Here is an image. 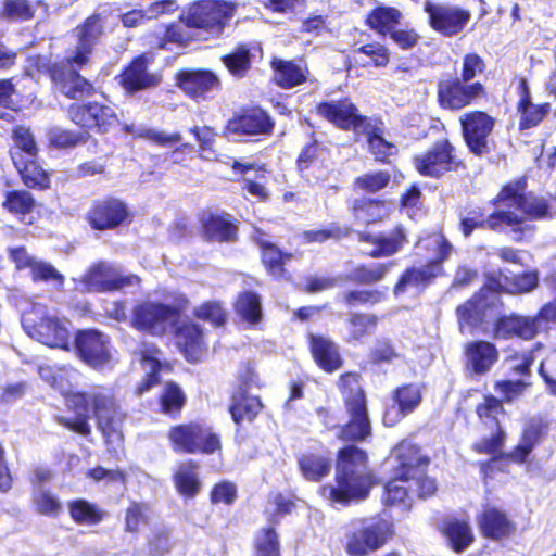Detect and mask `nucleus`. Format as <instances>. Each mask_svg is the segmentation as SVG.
<instances>
[{"label": "nucleus", "mask_w": 556, "mask_h": 556, "mask_svg": "<svg viewBox=\"0 0 556 556\" xmlns=\"http://www.w3.org/2000/svg\"><path fill=\"white\" fill-rule=\"evenodd\" d=\"M523 185L506 186L500 193V201L507 208H498L485 217L480 211H471L462 219L460 226L465 237L476 228H489L500 231L504 226L509 227L516 241L530 239L533 227L527 219L553 217L556 215V200L549 201L533 194H523Z\"/></svg>", "instance_id": "obj_1"}, {"label": "nucleus", "mask_w": 556, "mask_h": 556, "mask_svg": "<svg viewBox=\"0 0 556 556\" xmlns=\"http://www.w3.org/2000/svg\"><path fill=\"white\" fill-rule=\"evenodd\" d=\"M67 406L73 408L77 416L68 419L58 417V422L79 434L90 433L88 425V405L92 404L93 413L98 420V428L102 432L108 450L117 452L123 443L122 422L124 415L116 406L111 392L104 388H96L88 393H74L67 397Z\"/></svg>", "instance_id": "obj_2"}, {"label": "nucleus", "mask_w": 556, "mask_h": 556, "mask_svg": "<svg viewBox=\"0 0 556 556\" xmlns=\"http://www.w3.org/2000/svg\"><path fill=\"white\" fill-rule=\"evenodd\" d=\"M372 483L365 452L351 445L339 453L336 485L321 486L320 494L333 505L345 506L367 497Z\"/></svg>", "instance_id": "obj_3"}, {"label": "nucleus", "mask_w": 556, "mask_h": 556, "mask_svg": "<svg viewBox=\"0 0 556 556\" xmlns=\"http://www.w3.org/2000/svg\"><path fill=\"white\" fill-rule=\"evenodd\" d=\"M319 115L343 129H353L367 134L368 147L376 159L384 161L395 151V147L382 137L380 128L369 125L367 118L357 113V109L349 101L321 103L317 108Z\"/></svg>", "instance_id": "obj_4"}, {"label": "nucleus", "mask_w": 556, "mask_h": 556, "mask_svg": "<svg viewBox=\"0 0 556 556\" xmlns=\"http://www.w3.org/2000/svg\"><path fill=\"white\" fill-rule=\"evenodd\" d=\"M22 325L33 339L51 348L68 349L71 323L58 317L40 303H34L29 311L24 312Z\"/></svg>", "instance_id": "obj_5"}, {"label": "nucleus", "mask_w": 556, "mask_h": 556, "mask_svg": "<svg viewBox=\"0 0 556 556\" xmlns=\"http://www.w3.org/2000/svg\"><path fill=\"white\" fill-rule=\"evenodd\" d=\"M391 535L392 527L383 519L354 520L345 530V551L350 556H367L381 548Z\"/></svg>", "instance_id": "obj_6"}, {"label": "nucleus", "mask_w": 556, "mask_h": 556, "mask_svg": "<svg viewBox=\"0 0 556 556\" xmlns=\"http://www.w3.org/2000/svg\"><path fill=\"white\" fill-rule=\"evenodd\" d=\"M141 279L126 273L116 264L99 261L88 267L78 280L83 290L88 292H114L131 287H138Z\"/></svg>", "instance_id": "obj_7"}, {"label": "nucleus", "mask_w": 556, "mask_h": 556, "mask_svg": "<svg viewBox=\"0 0 556 556\" xmlns=\"http://www.w3.org/2000/svg\"><path fill=\"white\" fill-rule=\"evenodd\" d=\"M545 282L555 292L554 301L545 304L534 317L511 315L500 318L495 326L497 339H507L514 336L531 339L536 334L541 321H556V270L545 278Z\"/></svg>", "instance_id": "obj_8"}, {"label": "nucleus", "mask_w": 556, "mask_h": 556, "mask_svg": "<svg viewBox=\"0 0 556 556\" xmlns=\"http://www.w3.org/2000/svg\"><path fill=\"white\" fill-rule=\"evenodd\" d=\"M237 3L224 0H202L192 4L185 21L188 26L218 36L233 17Z\"/></svg>", "instance_id": "obj_9"}, {"label": "nucleus", "mask_w": 556, "mask_h": 556, "mask_svg": "<svg viewBox=\"0 0 556 556\" xmlns=\"http://www.w3.org/2000/svg\"><path fill=\"white\" fill-rule=\"evenodd\" d=\"M424 242L427 249H433L437 253V260L420 268L407 269L394 287V293L396 295L405 292L409 287H419L435 277L441 270L440 263L450 256L453 249L440 233L430 236Z\"/></svg>", "instance_id": "obj_10"}, {"label": "nucleus", "mask_w": 556, "mask_h": 556, "mask_svg": "<svg viewBox=\"0 0 556 556\" xmlns=\"http://www.w3.org/2000/svg\"><path fill=\"white\" fill-rule=\"evenodd\" d=\"M178 318V311L160 302L146 301L132 309L131 325L134 328L162 336Z\"/></svg>", "instance_id": "obj_11"}, {"label": "nucleus", "mask_w": 556, "mask_h": 556, "mask_svg": "<svg viewBox=\"0 0 556 556\" xmlns=\"http://www.w3.org/2000/svg\"><path fill=\"white\" fill-rule=\"evenodd\" d=\"M460 161L454 153V147L447 140H440L427 151L414 157V165L422 176L439 178L459 167Z\"/></svg>", "instance_id": "obj_12"}, {"label": "nucleus", "mask_w": 556, "mask_h": 556, "mask_svg": "<svg viewBox=\"0 0 556 556\" xmlns=\"http://www.w3.org/2000/svg\"><path fill=\"white\" fill-rule=\"evenodd\" d=\"M393 454L403 469H407L414 493H417L420 497H426L435 492V481L424 476L428 462L420 456L417 446L402 442L395 447Z\"/></svg>", "instance_id": "obj_13"}, {"label": "nucleus", "mask_w": 556, "mask_h": 556, "mask_svg": "<svg viewBox=\"0 0 556 556\" xmlns=\"http://www.w3.org/2000/svg\"><path fill=\"white\" fill-rule=\"evenodd\" d=\"M424 10L429 15L430 27L445 37L459 34L471 17L468 10L452 4L434 3L430 0L425 2Z\"/></svg>", "instance_id": "obj_14"}, {"label": "nucleus", "mask_w": 556, "mask_h": 556, "mask_svg": "<svg viewBox=\"0 0 556 556\" xmlns=\"http://www.w3.org/2000/svg\"><path fill=\"white\" fill-rule=\"evenodd\" d=\"M465 141L472 153L483 155L490 151L489 136L494 127V119L484 112H470L460 117Z\"/></svg>", "instance_id": "obj_15"}, {"label": "nucleus", "mask_w": 556, "mask_h": 556, "mask_svg": "<svg viewBox=\"0 0 556 556\" xmlns=\"http://www.w3.org/2000/svg\"><path fill=\"white\" fill-rule=\"evenodd\" d=\"M70 116L75 124L100 132H106L118 121L113 106L98 102L73 104L70 108Z\"/></svg>", "instance_id": "obj_16"}, {"label": "nucleus", "mask_w": 556, "mask_h": 556, "mask_svg": "<svg viewBox=\"0 0 556 556\" xmlns=\"http://www.w3.org/2000/svg\"><path fill=\"white\" fill-rule=\"evenodd\" d=\"M76 349L80 358L93 368H102L112 357L108 338L99 331L86 330L77 334Z\"/></svg>", "instance_id": "obj_17"}, {"label": "nucleus", "mask_w": 556, "mask_h": 556, "mask_svg": "<svg viewBox=\"0 0 556 556\" xmlns=\"http://www.w3.org/2000/svg\"><path fill=\"white\" fill-rule=\"evenodd\" d=\"M104 21L100 14H93L76 27L77 37L76 49L68 54V62H74L79 66L87 64L93 47L103 35Z\"/></svg>", "instance_id": "obj_18"}, {"label": "nucleus", "mask_w": 556, "mask_h": 556, "mask_svg": "<svg viewBox=\"0 0 556 556\" xmlns=\"http://www.w3.org/2000/svg\"><path fill=\"white\" fill-rule=\"evenodd\" d=\"M482 94L483 87L481 84L466 85L459 79L440 84L438 91L440 104L451 110L463 109Z\"/></svg>", "instance_id": "obj_19"}, {"label": "nucleus", "mask_w": 556, "mask_h": 556, "mask_svg": "<svg viewBox=\"0 0 556 556\" xmlns=\"http://www.w3.org/2000/svg\"><path fill=\"white\" fill-rule=\"evenodd\" d=\"M350 421L339 429L338 437L344 441L365 440L370 435L371 427L367 415L366 401L358 395L346 405Z\"/></svg>", "instance_id": "obj_20"}, {"label": "nucleus", "mask_w": 556, "mask_h": 556, "mask_svg": "<svg viewBox=\"0 0 556 556\" xmlns=\"http://www.w3.org/2000/svg\"><path fill=\"white\" fill-rule=\"evenodd\" d=\"M359 241L368 244L363 252L371 257L390 256L402 249L406 237L402 227H396L389 235L359 233Z\"/></svg>", "instance_id": "obj_21"}, {"label": "nucleus", "mask_w": 556, "mask_h": 556, "mask_svg": "<svg viewBox=\"0 0 556 556\" xmlns=\"http://www.w3.org/2000/svg\"><path fill=\"white\" fill-rule=\"evenodd\" d=\"M66 63H63L61 72H53V79L59 85V88L62 93L72 99L81 98L88 96L92 91V85L81 77L76 68H80L81 66L77 65L74 62H68V55L65 59Z\"/></svg>", "instance_id": "obj_22"}, {"label": "nucleus", "mask_w": 556, "mask_h": 556, "mask_svg": "<svg viewBox=\"0 0 556 556\" xmlns=\"http://www.w3.org/2000/svg\"><path fill=\"white\" fill-rule=\"evenodd\" d=\"M393 399L397 404V408H390L386 412L383 421L388 426L395 425L402 417L414 412L421 403V389L417 384H406L399 388Z\"/></svg>", "instance_id": "obj_23"}, {"label": "nucleus", "mask_w": 556, "mask_h": 556, "mask_svg": "<svg viewBox=\"0 0 556 556\" xmlns=\"http://www.w3.org/2000/svg\"><path fill=\"white\" fill-rule=\"evenodd\" d=\"M127 215L126 205L117 199L99 202L90 212L89 220L96 229H109L119 225Z\"/></svg>", "instance_id": "obj_24"}, {"label": "nucleus", "mask_w": 556, "mask_h": 556, "mask_svg": "<svg viewBox=\"0 0 556 556\" xmlns=\"http://www.w3.org/2000/svg\"><path fill=\"white\" fill-rule=\"evenodd\" d=\"M176 343L190 362L200 361L206 350L204 333L195 324L181 325L176 332Z\"/></svg>", "instance_id": "obj_25"}, {"label": "nucleus", "mask_w": 556, "mask_h": 556, "mask_svg": "<svg viewBox=\"0 0 556 556\" xmlns=\"http://www.w3.org/2000/svg\"><path fill=\"white\" fill-rule=\"evenodd\" d=\"M467 366L477 375L488 372L498 359L494 344L486 341H473L466 345Z\"/></svg>", "instance_id": "obj_26"}, {"label": "nucleus", "mask_w": 556, "mask_h": 556, "mask_svg": "<svg viewBox=\"0 0 556 556\" xmlns=\"http://www.w3.org/2000/svg\"><path fill=\"white\" fill-rule=\"evenodd\" d=\"M178 85L192 98L204 97L218 87L217 77L210 71H185L178 75Z\"/></svg>", "instance_id": "obj_27"}, {"label": "nucleus", "mask_w": 556, "mask_h": 556, "mask_svg": "<svg viewBox=\"0 0 556 556\" xmlns=\"http://www.w3.org/2000/svg\"><path fill=\"white\" fill-rule=\"evenodd\" d=\"M147 64V56L141 55L134 60L122 74L121 84L128 92H135L157 85V76L148 73Z\"/></svg>", "instance_id": "obj_28"}, {"label": "nucleus", "mask_w": 556, "mask_h": 556, "mask_svg": "<svg viewBox=\"0 0 556 556\" xmlns=\"http://www.w3.org/2000/svg\"><path fill=\"white\" fill-rule=\"evenodd\" d=\"M273 128L269 116L262 110H252L228 122L227 130L233 134H268Z\"/></svg>", "instance_id": "obj_29"}, {"label": "nucleus", "mask_w": 556, "mask_h": 556, "mask_svg": "<svg viewBox=\"0 0 556 556\" xmlns=\"http://www.w3.org/2000/svg\"><path fill=\"white\" fill-rule=\"evenodd\" d=\"M301 172L309 170L316 179H326L330 170L328 152L316 143L306 146L298 157Z\"/></svg>", "instance_id": "obj_30"}, {"label": "nucleus", "mask_w": 556, "mask_h": 556, "mask_svg": "<svg viewBox=\"0 0 556 556\" xmlns=\"http://www.w3.org/2000/svg\"><path fill=\"white\" fill-rule=\"evenodd\" d=\"M410 494H414V490L412 488V481L407 469H403L399 464L396 477L390 480L384 486V504L390 506L403 505L404 507H410Z\"/></svg>", "instance_id": "obj_31"}, {"label": "nucleus", "mask_w": 556, "mask_h": 556, "mask_svg": "<svg viewBox=\"0 0 556 556\" xmlns=\"http://www.w3.org/2000/svg\"><path fill=\"white\" fill-rule=\"evenodd\" d=\"M479 525L485 536L502 539L515 531V525L507 518L506 514L497 508L488 507L480 516Z\"/></svg>", "instance_id": "obj_32"}, {"label": "nucleus", "mask_w": 556, "mask_h": 556, "mask_svg": "<svg viewBox=\"0 0 556 556\" xmlns=\"http://www.w3.org/2000/svg\"><path fill=\"white\" fill-rule=\"evenodd\" d=\"M494 300V291L491 289V287L486 286L482 288L473 299L458 306L457 315L460 329H463L464 324H475L479 319L480 315L484 312V309L493 304Z\"/></svg>", "instance_id": "obj_33"}, {"label": "nucleus", "mask_w": 556, "mask_h": 556, "mask_svg": "<svg viewBox=\"0 0 556 556\" xmlns=\"http://www.w3.org/2000/svg\"><path fill=\"white\" fill-rule=\"evenodd\" d=\"M311 349L316 363L326 371H334L341 366L338 346L327 338L311 336Z\"/></svg>", "instance_id": "obj_34"}, {"label": "nucleus", "mask_w": 556, "mask_h": 556, "mask_svg": "<svg viewBox=\"0 0 556 556\" xmlns=\"http://www.w3.org/2000/svg\"><path fill=\"white\" fill-rule=\"evenodd\" d=\"M13 163L29 188L45 189L49 186L47 173L36 163L35 159H24L21 152L13 153Z\"/></svg>", "instance_id": "obj_35"}, {"label": "nucleus", "mask_w": 556, "mask_h": 556, "mask_svg": "<svg viewBox=\"0 0 556 556\" xmlns=\"http://www.w3.org/2000/svg\"><path fill=\"white\" fill-rule=\"evenodd\" d=\"M273 67L275 71V81L285 88L300 85L306 79L308 74L306 66L289 61L274 60Z\"/></svg>", "instance_id": "obj_36"}, {"label": "nucleus", "mask_w": 556, "mask_h": 556, "mask_svg": "<svg viewBox=\"0 0 556 556\" xmlns=\"http://www.w3.org/2000/svg\"><path fill=\"white\" fill-rule=\"evenodd\" d=\"M402 13L392 7H378L367 16V25L381 35L390 34L400 23Z\"/></svg>", "instance_id": "obj_37"}, {"label": "nucleus", "mask_w": 556, "mask_h": 556, "mask_svg": "<svg viewBox=\"0 0 556 556\" xmlns=\"http://www.w3.org/2000/svg\"><path fill=\"white\" fill-rule=\"evenodd\" d=\"M71 518L78 525L96 526L105 517V511L86 500H75L68 503Z\"/></svg>", "instance_id": "obj_38"}, {"label": "nucleus", "mask_w": 556, "mask_h": 556, "mask_svg": "<svg viewBox=\"0 0 556 556\" xmlns=\"http://www.w3.org/2000/svg\"><path fill=\"white\" fill-rule=\"evenodd\" d=\"M174 482L180 494L187 497L197 495L201 489L197 465L191 462L180 464L174 475Z\"/></svg>", "instance_id": "obj_39"}, {"label": "nucleus", "mask_w": 556, "mask_h": 556, "mask_svg": "<svg viewBox=\"0 0 556 556\" xmlns=\"http://www.w3.org/2000/svg\"><path fill=\"white\" fill-rule=\"evenodd\" d=\"M122 129L134 137L143 138L159 146L168 147L181 141V135L178 132L167 134L164 131L148 128L143 125L122 124Z\"/></svg>", "instance_id": "obj_40"}, {"label": "nucleus", "mask_w": 556, "mask_h": 556, "mask_svg": "<svg viewBox=\"0 0 556 556\" xmlns=\"http://www.w3.org/2000/svg\"><path fill=\"white\" fill-rule=\"evenodd\" d=\"M523 88L522 97L519 103V111L521 112L520 128L526 129L536 126L548 112V104L534 105L530 102L529 91L526 81H521Z\"/></svg>", "instance_id": "obj_41"}, {"label": "nucleus", "mask_w": 556, "mask_h": 556, "mask_svg": "<svg viewBox=\"0 0 556 556\" xmlns=\"http://www.w3.org/2000/svg\"><path fill=\"white\" fill-rule=\"evenodd\" d=\"M262 407L261 401L257 396L248 395L241 392L233 395V403L230 406L232 419L240 424L244 420L251 421L260 412Z\"/></svg>", "instance_id": "obj_42"}, {"label": "nucleus", "mask_w": 556, "mask_h": 556, "mask_svg": "<svg viewBox=\"0 0 556 556\" xmlns=\"http://www.w3.org/2000/svg\"><path fill=\"white\" fill-rule=\"evenodd\" d=\"M354 217L362 224H371L388 215V207L383 202L369 199H358L352 206Z\"/></svg>", "instance_id": "obj_43"}, {"label": "nucleus", "mask_w": 556, "mask_h": 556, "mask_svg": "<svg viewBox=\"0 0 556 556\" xmlns=\"http://www.w3.org/2000/svg\"><path fill=\"white\" fill-rule=\"evenodd\" d=\"M197 424L180 425L170 429L168 438L177 452L195 453V439L199 434Z\"/></svg>", "instance_id": "obj_44"}, {"label": "nucleus", "mask_w": 556, "mask_h": 556, "mask_svg": "<svg viewBox=\"0 0 556 556\" xmlns=\"http://www.w3.org/2000/svg\"><path fill=\"white\" fill-rule=\"evenodd\" d=\"M203 227L211 240L231 241L236 237V226L222 216H207L203 219Z\"/></svg>", "instance_id": "obj_45"}, {"label": "nucleus", "mask_w": 556, "mask_h": 556, "mask_svg": "<svg viewBox=\"0 0 556 556\" xmlns=\"http://www.w3.org/2000/svg\"><path fill=\"white\" fill-rule=\"evenodd\" d=\"M299 466L304 478L311 481H318L330 471V460L316 454L303 455Z\"/></svg>", "instance_id": "obj_46"}, {"label": "nucleus", "mask_w": 556, "mask_h": 556, "mask_svg": "<svg viewBox=\"0 0 556 556\" xmlns=\"http://www.w3.org/2000/svg\"><path fill=\"white\" fill-rule=\"evenodd\" d=\"M541 438L539 425L529 424L526 426L520 443L508 454V458L516 463H523Z\"/></svg>", "instance_id": "obj_47"}, {"label": "nucleus", "mask_w": 556, "mask_h": 556, "mask_svg": "<svg viewBox=\"0 0 556 556\" xmlns=\"http://www.w3.org/2000/svg\"><path fill=\"white\" fill-rule=\"evenodd\" d=\"M354 58L363 65L386 66L389 63L388 49L380 43L364 45L353 50Z\"/></svg>", "instance_id": "obj_48"}, {"label": "nucleus", "mask_w": 556, "mask_h": 556, "mask_svg": "<svg viewBox=\"0 0 556 556\" xmlns=\"http://www.w3.org/2000/svg\"><path fill=\"white\" fill-rule=\"evenodd\" d=\"M445 534L456 552L467 548L473 540L472 531L464 520H451L446 525Z\"/></svg>", "instance_id": "obj_49"}, {"label": "nucleus", "mask_w": 556, "mask_h": 556, "mask_svg": "<svg viewBox=\"0 0 556 556\" xmlns=\"http://www.w3.org/2000/svg\"><path fill=\"white\" fill-rule=\"evenodd\" d=\"M237 313L248 323L256 324L262 318L261 301L253 292H243L236 303Z\"/></svg>", "instance_id": "obj_50"}, {"label": "nucleus", "mask_w": 556, "mask_h": 556, "mask_svg": "<svg viewBox=\"0 0 556 556\" xmlns=\"http://www.w3.org/2000/svg\"><path fill=\"white\" fill-rule=\"evenodd\" d=\"M33 504L36 513L48 517H56L62 510V504L59 498L50 491L40 486L36 488L33 492Z\"/></svg>", "instance_id": "obj_51"}, {"label": "nucleus", "mask_w": 556, "mask_h": 556, "mask_svg": "<svg viewBox=\"0 0 556 556\" xmlns=\"http://www.w3.org/2000/svg\"><path fill=\"white\" fill-rule=\"evenodd\" d=\"M222 61L230 74L237 77H243L251 67L250 51L244 46H240L231 53L224 55Z\"/></svg>", "instance_id": "obj_52"}, {"label": "nucleus", "mask_w": 556, "mask_h": 556, "mask_svg": "<svg viewBox=\"0 0 556 556\" xmlns=\"http://www.w3.org/2000/svg\"><path fill=\"white\" fill-rule=\"evenodd\" d=\"M152 516V510L148 504L131 503L125 513V530L130 533H137L141 525H147Z\"/></svg>", "instance_id": "obj_53"}, {"label": "nucleus", "mask_w": 556, "mask_h": 556, "mask_svg": "<svg viewBox=\"0 0 556 556\" xmlns=\"http://www.w3.org/2000/svg\"><path fill=\"white\" fill-rule=\"evenodd\" d=\"M159 353L160 352L156 349H147L142 351V366L148 377L147 380L138 387L137 392L139 394L148 391L159 382L156 377V372L161 368V362L157 357Z\"/></svg>", "instance_id": "obj_54"}, {"label": "nucleus", "mask_w": 556, "mask_h": 556, "mask_svg": "<svg viewBox=\"0 0 556 556\" xmlns=\"http://www.w3.org/2000/svg\"><path fill=\"white\" fill-rule=\"evenodd\" d=\"M13 138L15 142V148L11 151V156L13 157V153L21 152L24 155V159H35L37 155V147L30 130L23 126H17L14 129Z\"/></svg>", "instance_id": "obj_55"}, {"label": "nucleus", "mask_w": 556, "mask_h": 556, "mask_svg": "<svg viewBox=\"0 0 556 556\" xmlns=\"http://www.w3.org/2000/svg\"><path fill=\"white\" fill-rule=\"evenodd\" d=\"M30 273L34 281L51 282L58 289L64 285V276L45 261L37 260Z\"/></svg>", "instance_id": "obj_56"}, {"label": "nucleus", "mask_w": 556, "mask_h": 556, "mask_svg": "<svg viewBox=\"0 0 556 556\" xmlns=\"http://www.w3.org/2000/svg\"><path fill=\"white\" fill-rule=\"evenodd\" d=\"M190 28L194 27L188 26L184 16L180 23L167 27L164 38L160 42V47L165 48L167 43H176L178 46L187 45L193 38Z\"/></svg>", "instance_id": "obj_57"}, {"label": "nucleus", "mask_w": 556, "mask_h": 556, "mask_svg": "<svg viewBox=\"0 0 556 556\" xmlns=\"http://www.w3.org/2000/svg\"><path fill=\"white\" fill-rule=\"evenodd\" d=\"M291 257V254H282L280 250L271 244H266L263 248V262L274 276H283L282 265Z\"/></svg>", "instance_id": "obj_58"}, {"label": "nucleus", "mask_w": 556, "mask_h": 556, "mask_svg": "<svg viewBox=\"0 0 556 556\" xmlns=\"http://www.w3.org/2000/svg\"><path fill=\"white\" fill-rule=\"evenodd\" d=\"M256 556H279V542L274 529H263L255 540Z\"/></svg>", "instance_id": "obj_59"}, {"label": "nucleus", "mask_w": 556, "mask_h": 556, "mask_svg": "<svg viewBox=\"0 0 556 556\" xmlns=\"http://www.w3.org/2000/svg\"><path fill=\"white\" fill-rule=\"evenodd\" d=\"M161 403L165 413H177L185 403V395L176 383L168 382L165 384L161 395Z\"/></svg>", "instance_id": "obj_60"}, {"label": "nucleus", "mask_w": 556, "mask_h": 556, "mask_svg": "<svg viewBox=\"0 0 556 556\" xmlns=\"http://www.w3.org/2000/svg\"><path fill=\"white\" fill-rule=\"evenodd\" d=\"M390 179L388 172L368 173L355 179V187L366 192H377L387 187Z\"/></svg>", "instance_id": "obj_61"}, {"label": "nucleus", "mask_w": 556, "mask_h": 556, "mask_svg": "<svg viewBox=\"0 0 556 556\" xmlns=\"http://www.w3.org/2000/svg\"><path fill=\"white\" fill-rule=\"evenodd\" d=\"M195 429L199 432L197 439L194 440L197 444L195 453L200 452L212 454L220 450L222 445L219 437L214 433L211 428L197 424Z\"/></svg>", "instance_id": "obj_62"}, {"label": "nucleus", "mask_w": 556, "mask_h": 556, "mask_svg": "<svg viewBox=\"0 0 556 556\" xmlns=\"http://www.w3.org/2000/svg\"><path fill=\"white\" fill-rule=\"evenodd\" d=\"M35 201L27 191H13L7 194L4 206L14 214H27L34 207Z\"/></svg>", "instance_id": "obj_63"}, {"label": "nucleus", "mask_w": 556, "mask_h": 556, "mask_svg": "<svg viewBox=\"0 0 556 556\" xmlns=\"http://www.w3.org/2000/svg\"><path fill=\"white\" fill-rule=\"evenodd\" d=\"M387 265L377 264L371 267L359 266L351 274L350 279L361 283H374L381 280L387 274Z\"/></svg>", "instance_id": "obj_64"}]
</instances>
